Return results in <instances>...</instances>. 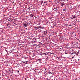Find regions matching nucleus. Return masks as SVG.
Wrapping results in <instances>:
<instances>
[{
    "label": "nucleus",
    "mask_w": 80,
    "mask_h": 80,
    "mask_svg": "<svg viewBox=\"0 0 80 80\" xmlns=\"http://www.w3.org/2000/svg\"><path fill=\"white\" fill-rule=\"evenodd\" d=\"M23 25L24 27H27V26H28V25L26 23H23Z\"/></svg>",
    "instance_id": "f257e3e1"
},
{
    "label": "nucleus",
    "mask_w": 80,
    "mask_h": 80,
    "mask_svg": "<svg viewBox=\"0 0 80 80\" xmlns=\"http://www.w3.org/2000/svg\"><path fill=\"white\" fill-rule=\"evenodd\" d=\"M22 62H23V63H24L25 64H28V63H27V62H28V61H26V62L22 61Z\"/></svg>",
    "instance_id": "f03ea898"
},
{
    "label": "nucleus",
    "mask_w": 80,
    "mask_h": 80,
    "mask_svg": "<svg viewBox=\"0 0 80 80\" xmlns=\"http://www.w3.org/2000/svg\"><path fill=\"white\" fill-rule=\"evenodd\" d=\"M47 32L46 31H44V35H46V34H47Z\"/></svg>",
    "instance_id": "7ed1b4c3"
},
{
    "label": "nucleus",
    "mask_w": 80,
    "mask_h": 80,
    "mask_svg": "<svg viewBox=\"0 0 80 80\" xmlns=\"http://www.w3.org/2000/svg\"><path fill=\"white\" fill-rule=\"evenodd\" d=\"M38 60L39 61V62L40 63H41V62L42 61V59H38Z\"/></svg>",
    "instance_id": "20e7f679"
},
{
    "label": "nucleus",
    "mask_w": 80,
    "mask_h": 80,
    "mask_svg": "<svg viewBox=\"0 0 80 80\" xmlns=\"http://www.w3.org/2000/svg\"><path fill=\"white\" fill-rule=\"evenodd\" d=\"M50 53V54H52V55H54V54H55L54 52H51L50 53Z\"/></svg>",
    "instance_id": "39448f33"
},
{
    "label": "nucleus",
    "mask_w": 80,
    "mask_h": 80,
    "mask_svg": "<svg viewBox=\"0 0 80 80\" xmlns=\"http://www.w3.org/2000/svg\"><path fill=\"white\" fill-rule=\"evenodd\" d=\"M42 54H43L44 55H47V53H42Z\"/></svg>",
    "instance_id": "423d86ee"
},
{
    "label": "nucleus",
    "mask_w": 80,
    "mask_h": 80,
    "mask_svg": "<svg viewBox=\"0 0 80 80\" xmlns=\"http://www.w3.org/2000/svg\"><path fill=\"white\" fill-rule=\"evenodd\" d=\"M76 18V17L75 16H74L73 18H72V19H73V18Z\"/></svg>",
    "instance_id": "0eeeda50"
},
{
    "label": "nucleus",
    "mask_w": 80,
    "mask_h": 80,
    "mask_svg": "<svg viewBox=\"0 0 80 80\" xmlns=\"http://www.w3.org/2000/svg\"><path fill=\"white\" fill-rule=\"evenodd\" d=\"M35 29H38L39 28H38L37 27H35Z\"/></svg>",
    "instance_id": "6e6552de"
},
{
    "label": "nucleus",
    "mask_w": 80,
    "mask_h": 80,
    "mask_svg": "<svg viewBox=\"0 0 80 80\" xmlns=\"http://www.w3.org/2000/svg\"><path fill=\"white\" fill-rule=\"evenodd\" d=\"M49 73L50 74H52V72H51L50 71H49Z\"/></svg>",
    "instance_id": "1a4fd4ad"
},
{
    "label": "nucleus",
    "mask_w": 80,
    "mask_h": 80,
    "mask_svg": "<svg viewBox=\"0 0 80 80\" xmlns=\"http://www.w3.org/2000/svg\"><path fill=\"white\" fill-rule=\"evenodd\" d=\"M63 5H65V4H62L61 5V6H63Z\"/></svg>",
    "instance_id": "9d476101"
},
{
    "label": "nucleus",
    "mask_w": 80,
    "mask_h": 80,
    "mask_svg": "<svg viewBox=\"0 0 80 80\" xmlns=\"http://www.w3.org/2000/svg\"><path fill=\"white\" fill-rule=\"evenodd\" d=\"M63 11H64L65 12H66V9H63Z\"/></svg>",
    "instance_id": "9b49d317"
},
{
    "label": "nucleus",
    "mask_w": 80,
    "mask_h": 80,
    "mask_svg": "<svg viewBox=\"0 0 80 80\" xmlns=\"http://www.w3.org/2000/svg\"><path fill=\"white\" fill-rule=\"evenodd\" d=\"M33 17V15H32L31 16V17Z\"/></svg>",
    "instance_id": "f8f14e48"
},
{
    "label": "nucleus",
    "mask_w": 80,
    "mask_h": 80,
    "mask_svg": "<svg viewBox=\"0 0 80 80\" xmlns=\"http://www.w3.org/2000/svg\"><path fill=\"white\" fill-rule=\"evenodd\" d=\"M39 28H41V27H39Z\"/></svg>",
    "instance_id": "ddd939ff"
},
{
    "label": "nucleus",
    "mask_w": 80,
    "mask_h": 80,
    "mask_svg": "<svg viewBox=\"0 0 80 80\" xmlns=\"http://www.w3.org/2000/svg\"><path fill=\"white\" fill-rule=\"evenodd\" d=\"M41 28H42V29H43V28H43V27H41Z\"/></svg>",
    "instance_id": "4468645a"
},
{
    "label": "nucleus",
    "mask_w": 80,
    "mask_h": 80,
    "mask_svg": "<svg viewBox=\"0 0 80 80\" xmlns=\"http://www.w3.org/2000/svg\"><path fill=\"white\" fill-rule=\"evenodd\" d=\"M25 80H28V79H27H27H26V78H25Z\"/></svg>",
    "instance_id": "2eb2a0df"
},
{
    "label": "nucleus",
    "mask_w": 80,
    "mask_h": 80,
    "mask_svg": "<svg viewBox=\"0 0 80 80\" xmlns=\"http://www.w3.org/2000/svg\"><path fill=\"white\" fill-rule=\"evenodd\" d=\"M73 54H74V53L72 54V55H73Z\"/></svg>",
    "instance_id": "dca6fc26"
},
{
    "label": "nucleus",
    "mask_w": 80,
    "mask_h": 80,
    "mask_svg": "<svg viewBox=\"0 0 80 80\" xmlns=\"http://www.w3.org/2000/svg\"><path fill=\"white\" fill-rule=\"evenodd\" d=\"M18 72H19V71H18Z\"/></svg>",
    "instance_id": "f3484780"
},
{
    "label": "nucleus",
    "mask_w": 80,
    "mask_h": 80,
    "mask_svg": "<svg viewBox=\"0 0 80 80\" xmlns=\"http://www.w3.org/2000/svg\"><path fill=\"white\" fill-rule=\"evenodd\" d=\"M78 60H80V59H78Z\"/></svg>",
    "instance_id": "a211bd4d"
},
{
    "label": "nucleus",
    "mask_w": 80,
    "mask_h": 80,
    "mask_svg": "<svg viewBox=\"0 0 80 80\" xmlns=\"http://www.w3.org/2000/svg\"><path fill=\"white\" fill-rule=\"evenodd\" d=\"M44 3H45V2H44Z\"/></svg>",
    "instance_id": "6ab92c4d"
}]
</instances>
